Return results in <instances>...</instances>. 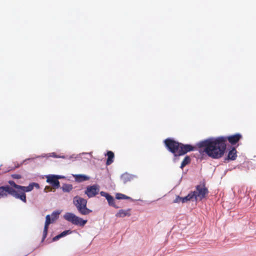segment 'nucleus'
I'll return each mask as SVG.
<instances>
[{"label": "nucleus", "instance_id": "1", "mask_svg": "<svg viewBox=\"0 0 256 256\" xmlns=\"http://www.w3.org/2000/svg\"><path fill=\"white\" fill-rule=\"evenodd\" d=\"M242 138V136L240 134H236L228 136L211 138L200 142L197 144V146L210 157L213 158H220L224 154L227 140L232 145H234Z\"/></svg>", "mask_w": 256, "mask_h": 256}, {"label": "nucleus", "instance_id": "2", "mask_svg": "<svg viewBox=\"0 0 256 256\" xmlns=\"http://www.w3.org/2000/svg\"><path fill=\"white\" fill-rule=\"evenodd\" d=\"M8 182L9 184L0 186V198L10 195L26 203V193L32 192L34 188L37 190L40 188V184L36 182H30L27 186L16 184L14 180H10Z\"/></svg>", "mask_w": 256, "mask_h": 256}, {"label": "nucleus", "instance_id": "3", "mask_svg": "<svg viewBox=\"0 0 256 256\" xmlns=\"http://www.w3.org/2000/svg\"><path fill=\"white\" fill-rule=\"evenodd\" d=\"M164 142L168 150L174 156L184 155L194 149V147L190 144H184L169 138L165 140Z\"/></svg>", "mask_w": 256, "mask_h": 256}, {"label": "nucleus", "instance_id": "4", "mask_svg": "<svg viewBox=\"0 0 256 256\" xmlns=\"http://www.w3.org/2000/svg\"><path fill=\"white\" fill-rule=\"evenodd\" d=\"M190 192L195 202H196L198 198L200 200L204 198L209 192L208 188L206 186V182L204 180L200 182L196 186L195 190Z\"/></svg>", "mask_w": 256, "mask_h": 256}, {"label": "nucleus", "instance_id": "5", "mask_svg": "<svg viewBox=\"0 0 256 256\" xmlns=\"http://www.w3.org/2000/svg\"><path fill=\"white\" fill-rule=\"evenodd\" d=\"M88 201L86 199L79 196H76L73 200V203L78 212L82 215H87L92 212V210L86 206Z\"/></svg>", "mask_w": 256, "mask_h": 256}, {"label": "nucleus", "instance_id": "6", "mask_svg": "<svg viewBox=\"0 0 256 256\" xmlns=\"http://www.w3.org/2000/svg\"><path fill=\"white\" fill-rule=\"evenodd\" d=\"M64 218L72 224L81 227L84 226L88 222L87 220H84L74 213L70 212H66L64 216Z\"/></svg>", "mask_w": 256, "mask_h": 256}, {"label": "nucleus", "instance_id": "7", "mask_svg": "<svg viewBox=\"0 0 256 256\" xmlns=\"http://www.w3.org/2000/svg\"><path fill=\"white\" fill-rule=\"evenodd\" d=\"M100 187L98 184L88 186L86 188L84 194L88 198H92L96 196L100 192Z\"/></svg>", "mask_w": 256, "mask_h": 256}, {"label": "nucleus", "instance_id": "8", "mask_svg": "<svg viewBox=\"0 0 256 256\" xmlns=\"http://www.w3.org/2000/svg\"><path fill=\"white\" fill-rule=\"evenodd\" d=\"M100 194L102 196L106 198V199L107 200L109 206H112L115 208H119V206H118L115 204L114 196L110 195V194L104 191H101L100 192Z\"/></svg>", "mask_w": 256, "mask_h": 256}, {"label": "nucleus", "instance_id": "9", "mask_svg": "<svg viewBox=\"0 0 256 256\" xmlns=\"http://www.w3.org/2000/svg\"><path fill=\"white\" fill-rule=\"evenodd\" d=\"M46 178V182L50 184L54 188L57 189L60 187L59 179L66 178L67 177H45Z\"/></svg>", "mask_w": 256, "mask_h": 256}, {"label": "nucleus", "instance_id": "10", "mask_svg": "<svg viewBox=\"0 0 256 256\" xmlns=\"http://www.w3.org/2000/svg\"><path fill=\"white\" fill-rule=\"evenodd\" d=\"M190 200L194 201V198L190 192L188 194L187 196L184 197H181L179 196H176V198L174 200V202L178 203L181 202L182 203H186Z\"/></svg>", "mask_w": 256, "mask_h": 256}, {"label": "nucleus", "instance_id": "11", "mask_svg": "<svg viewBox=\"0 0 256 256\" xmlns=\"http://www.w3.org/2000/svg\"><path fill=\"white\" fill-rule=\"evenodd\" d=\"M73 232H76V230H65L62 232H60V234H58V235L56 236H54L52 239V241L56 242V241L58 240L59 239H60V238H64V237L68 234H70Z\"/></svg>", "mask_w": 256, "mask_h": 256}, {"label": "nucleus", "instance_id": "12", "mask_svg": "<svg viewBox=\"0 0 256 256\" xmlns=\"http://www.w3.org/2000/svg\"><path fill=\"white\" fill-rule=\"evenodd\" d=\"M116 200H130L131 202H135L136 200H138V201H141V202L142 201L140 199H139V200H138L133 199L130 196H128L124 194H122V193H119V192L116 193Z\"/></svg>", "mask_w": 256, "mask_h": 256}, {"label": "nucleus", "instance_id": "13", "mask_svg": "<svg viewBox=\"0 0 256 256\" xmlns=\"http://www.w3.org/2000/svg\"><path fill=\"white\" fill-rule=\"evenodd\" d=\"M130 208H128L127 210L121 209L116 214V216L117 218H124L126 216H130L131 215L130 212Z\"/></svg>", "mask_w": 256, "mask_h": 256}, {"label": "nucleus", "instance_id": "14", "mask_svg": "<svg viewBox=\"0 0 256 256\" xmlns=\"http://www.w3.org/2000/svg\"><path fill=\"white\" fill-rule=\"evenodd\" d=\"M105 156H108L106 162V164L107 166L111 164L114 162V153L112 152L109 150L107 152Z\"/></svg>", "mask_w": 256, "mask_h": 256}, {"label": "nucleus", "instance_id": "15", "mask_svg": "<svg viewBox=\"0 0 256 256\" xmlns=\"http://www.w3.org/2000/svg\"><path fill=\"white\" fill-rule=\"evenodd\" d=\"M237 157L236 150L233 148L228 153V158L230 160H234Z\"/></svg>", "mask_w": 256, "mask_h": 256}, {"label": "nucleus", "instance_id": "16", "mask_svg": "<svg viewBox=\"0 0 256 256\" xmlns=\"http://www.w3.org/2000/svg\"><path fill=\"white\" fill-rule=\"evenodd\" d=\"M134 177H120V182L126 184L128 182H132Z\"/></svg>", "mask_w": 256, "mask_h": 256}, {"label": "nucleus", "instance_id": "17", "mask_svg": "<svg viewBox=\"0 0 256 256\" xmlns=\"http://www.w3.org/2000/svg\"><path fill=\"white\" fill-rule=\"evenodd\" d=\"M72 189V186L70 184H64L62 186L64 192H69Z\"/></svg>", "mask_w": 256, "mask_h": 256}, {"label": "nucleus", "instance_id": "18", "mask_svg": "<svg viewBox=\"0 0 256 256\" xmlns=\"http://www.w3.org/2000/svg\"><path fill=\"white\" fill-rule=\"evenodd\" d=\"M60 214V212L59 210L54 211L50 215L52 220H53L54 222L56 220L58 219Z\"/></svg>", "mask_w": 256, "mask_h": 256}, {"label": "nucleus", "instance_id": "19", "mask_svg": "<svg viewBox=\"0 0 256 256\" xmlns=\"http://www.w3.org/2000/svg\"><path fill=\"white\" fill-rule=\"evenodd\" d=\"M190 162V158L188 156H186L181 164V168H182Z\"/></svg>", "mask_w": 256, "mask_h": 256}, {"label": "nucleus", "instance_id": "20", "mask_svg": "<svg viewBox=\"0 0 256 256\" xmlns=\"http://www.w3.org/2000/svg\"><path fill=\"white\" fill-rule=\"evenodd\" d=\"M75 181L78 182H82L90 180V177H74Z\"/></svg>", "mask_w": 256, "mask_h": 256}, {"label": "nucleus", "instance_id": "21", "mask_svg": "<svg viewBox=\"0 0 256 256\" xmlns=\"http://www.w3.org/2000/svg\"><path fill=\"white\" fill-rule=\"evenodd\" d=\"M46 221L50 223V224L54 222V220H52V217H51L50 215V214H48L46 216Z\"/></svg>", "mask_w": 256, "mask_h": 256}, {"label": "nucleus", "instance_id": "22", "mask_svg": "<svg viewBox=\"0 0 256 256\" xmlns=\"http://www.w3.org/2000/svg\"><path fill=\"white\" fill-rule=\"evenodd\" d=\"M48 230H44L42 242H43L45 238H46L48 234Z\"/></svg>", "mask_w": 256, "mask_h": 256}, {"label": "nucleus", "instance_id": "23", "mask_svg": "<svg viewBox=\"0 0 256 256\" xmlns=\"http://www.w3.org/2000/svg\"><path fill=\"white\" fill-rule=\"evenodd\" d=\"M51 191H52V188L49 186H46L44 188V192H51Z\"/></svg>", "mask_w": 256, "mask_h": 256}, {"label": "nucleus", "instance_id": "24", "mask_svg": "<svg viewBox=\"0 0 256 256\" xmlns=\"http://www.w3.org/2000/svg\"><path fill=\"white\" fill-rule=\"evenodd\" d=\"M50 224V223L48 222L45 221L44 230H48V226Z\"/></svg>", "mask_w": 256, "mask_h": 256}, {"label": "nucleus", "instance_id": "25", "mask_svg": "<svg viewBox=\"0 0 256 256\" xmlns=\"http://www.w3.org/2000/svg\"><path fill=\"white\" fill-rule=\"evenodd\" d=\"M52 156L54 158H59V156H57L55 153H52Z\"/></svg>", "mask_w": 256, "mask_h": 256}, {"label": "nucleus", "instance_id": "26", "mask_svg": "<svg viewBox=\"0 0 256 256\" xmlns=\"http://www.w3.org/2000/svg\"><path fill=\"white\" fill-rule=\"evenodd\" d=\"M72 176H85L84 175H82V174H72Z\"/></svg>", "mask_w": 256, "mask_h": 256}, {"label": "nucleus", "instance_id": "27", "mask_svg": "<svg viewBox=\"0 0 256 256\" xmlns=\"http://www.w3.org/2000/svg\"><path fill=\"white\" fill-rule=\"evenodd\" d=\"M46 176H60L59 175H55V174H49V175H46Z\"/></svg>", "mask_w": 256, "mask_h": 256}, {"label": "nucleus", "instance_id": "28", "mask_svg": "<svg viewBox=\"0 0 256 256\" xmlns=\"http://www.w3.org/2000/svg\"><path fill=\"white\" fill-rule=\"evenodd\" d=\"M12 178H16V179H20V178H22V177H12Z\"/></svg>", "mask_w": 256, "mask_h": 256}, {"label": "nucleus", "instance_id": "29", "mask_svg": "<svg viewBox=\"0 0 256 256\" xmlns=\"http://www.w3.org/2000/svg\"><path fill=\"white\" fill-rule=\"evenodd\" d=\"M11 176H20L18 174H12Z\"/></svg>", "mask_w": 256, "mask_h": 256}, {"label": "nucleus", "instance_id": "30", "mask_svg": "<svg viewBox=\"0 0 256 256\" xmlns=\"http://www.w3.org/2000/svg\"><path fill=\"white\" fill-rule=\"evenodd\" d=\"M124 175H128V174L126 172V173L123 174L122 176H124Z\"/></svg>", "mask_w": 256, "mask_h": 256}, {"label": "nucleus", "instance_id": "31", "mask_svg": "<svg viewBox=\"0 0 256 256\" xmlns=\"http://www.w3.org/2000/svg\"><path fill=\"white\" fill-rule=\"evenodd\" d=\"M182 176H181V178H180V181L182 180Z\"/></svg>", "mask_w": 256, "mask_h": 256}]
</instances>
